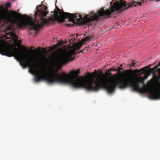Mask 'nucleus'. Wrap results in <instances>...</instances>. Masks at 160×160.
I'll list each match as a JSON object with an SVG mask.
<instances>
[{
    "label": "nucleus",
    "mask_w": 160,
    "mask_h": 160,
    "mask_svg": "<svg viewBox=\"0 0 160 160\" xmlns=\"http://www.w3.org/2000/svg\"><path fill=\"white\" fill-rule=\"evenodd\" d=\"M29 51L25 47L23 51H18L14 48V57L19 61L20 65L23 68H29V72L35 75L36 82L44 80L49 84H68L74 88H84L88 91H97L100 88H104L109 93L113 90V87L110 82L111 79L104 76H98L96 81L93 74L86 77H79L78 76L80 73L79 69L77 71H72L68 75L64 73L59 74L57 71L52 70L48 76H46L44 68L35 72V68L38 66V63L33 58L28 56V52ZM30 51H36V50Z\"/></svg>",
    "instance_id": "nucleus-1"
},
{
    "label": "nucleus",
    "mask_w": 160,
    "mask_h": 160,
    "mask_svg": "<svg viewBox=\"0 0 160 160\" xmlns=\"http://www.w3.org/2000/svg\"><path fill=\"white\" fill-rule=\"evenodd\" d=\"M56 7L57 9L51 12L52 13L51 15L53 18L49 17L47 19L44 18L48 13V11H47L48 8L45 6L40 9L36 7L34 20L28 15L22 16L16 11H11L5 18L8 21H13L19 28H21L28 25L30 30L33 29L37 31H38L45 24L52 23L54 20L62 22L67 18L69 21L73 23H74L76 20L77 21V13L73 14L61 11L57 6Z\"/></svg>",
    "instance_id": "nucleus-2"
},
{
    "label": "nucleus",
    "mask_w": 160,
    "mask_h": 160,
    "mask_svg": "<svg viewBox=\"0 0 160 160\" xmlns=\"http://www.w3.org/2000/svg\"><path fill=\"white\" fill-rule=\"evenodd\" d=\"M150 74V73L148 74H145L143 78L140 77L134 78V81L131 79V77H128L124 78H119L116 80L115 82L111 79L110 82L112 83L114 89L110 94L114 92L117 87L120 89H124L129 87L133 91L140 92H143L144 90V89L143 87L140 88L139 84L141 83L144 85V81L147 79Z\"/></svg>",
    "instance_id": "nucleus-3"
},
{
    "label": "nucleus",
    "mask_w": 160,
    "mask_h": 160,
    "mask_svg": "<svg viewBox=\"0 0 160 160\" xmlns=\"http://www.w3.org/2000/svg\"><path fill=\"white\" fill-rule=\"evenodd\" d=\"M91 39V36L89 35L83 39L82 41L73 44L72 47V49L63 51L58 55L56 58V62L59 65L62 66L74 60L75 57L72 58L71 56L77 54L76 50H78L83 43Z\"/></svg>",
    "instance_id": "nucleus-4"
},
{
    "label": "nucleus",
    "mask_w": 160,
    "mask_h": 160,
    "mask_svg": "<svg viewBox=\"0 0 160 160\" xmlns=\"http://www.w3.org/2000/svg\"><path fill=\"white\" fill-rule=\"evenodd\" d=\"M7 35H9L10 36V38H8L6 36V38L7 39L12 38L11 40L12 42H13L17 45L20 44L21 41L18 40V36L16 35L13 32H9L7 34Z\"/></svg>",
    "instance_id": "nucleus-5"
},
{
    "label": "nucleus",
    "mask_w": 160,
    "mask_h": 160,
    "mask_svg": "<svg viewBox=\"0 0 160 160\" xmlns=\"http://www.w3.org/2000/svg\"><path fill=\"white\" fill-rule=\"evenodd\" d=\"M149 97L152 99H157L160 98V91L156 92L154 91H150L149 93Z\"/></svg>",
    "instance_id": "nucleus-6"
},
{
    "label": "nucleus",
    "mask_w": 160,
    "mask_h": 160,
    "mask_svg": "<svg viewBox=\"0 0 160 160\" xmlns=\"http://www.w3.org/2000/svg\"><path fill=\"white\" fill-rule=\"evenodd\" d=\"M160 66V63L159 62L157 65L155 66L154 68H152L150 69V73H152L154 74L156 72H157L159 74H160V72L158 71L159 68H158V67Z\"/></svg>",
    "instance_id": "nucleus-7"
},
{
    "label": "nucleus",
    "mask_w": 160,
    "mask_h": 160,
    "mask_svg": "<svg viewBox=\"0 0 160 160\" xmlns=\"http://www.w3.org/2000/svg\"><path fill=\"white\" fill-rule=\"evenodd\" d=\"M141 72H145V68H142L139 70H136V73L139 74V75H141L142 73H140Z\"/></svg>",
    "instance_id": "nucleus-8"
},
{
    "label": "nucleus",
    "mask_w": 160,
    "mask_h": 160,
    "mask_svg": "<svg viewBox=\"0 0 160 160\" xmlns=\"http://www.w3.org/2000/svg\"><path fill=\"white\" fill-rule=\"evenodd\" d=\"M132 4L133 6H141V5L142 3L141 2L134 1L132 3Z\"/></svg>",
    "instance_id": "nucleus-9"
},
{
    "label": "nucleus",
    "mask_w": 160,
    "mask_h": 160,
    "mask_svg": "<svg viewBox=\"0 0 160 160\" xmlns=\"http://www.w3.org/2000/svg\"><path fill=\"white\" fill-rule=\"evenodd\" d=\"M61 45V43L59 42L57 44L53 46V49H55L58 46H60Z\"/></svg>",
    "instance_id": "nucleus-10"
},
{
    "label": "nucleus",
    "mask_w": 160,
    "mask_h": 160,
    "mask_svg": "<svg viewBox=\"0 0 160 160\" xmlns=\"http://www.w3.org/2000/svg\"><path fill=\"white\" fill-rule=\"evenodd\" d=\"M11 4L10 3V2H7L5 3V6H6V7H7V8H9V7H10L11 6Z\"/></svg>",
    "instance_id": "nucleus-11"
},
{
    "label": "nucleus",
    "mask_w": 160,
    "mask_h": 160,
    "mask_svg": "<svg viewBox=\"0 0 160 160\" xmlns=\"http://www.w3.org/2000/svg\"><path fill=\"white\" fill-rule=\"evenodd\" d=\"M132 65L133 66H135L136 65L137 62L136 61H133V60H132Z\"/></svg>",
    "instance_id": "nucleus-12"
},
{
    "label": "nucleus",
    "mask_w": 160,
    "mask_h": 160,
    "mask_svg": "<svg viewBox=\"0 0 160 160\" xmlns=\"http://www.w3.org/2000/svg\"><path fill=\"white\" fill-rule=\"evenodd\" d=\"M155 78H156V80H160V74H159V76L157 77L156 76H155Z\"/></svg>",
    "instance_id": "nucleus-13"
},
{
    "label": "nucleus",
    "mask_w": 160,
    "mask_h": 160,
    "mask_svg": "<svg viewBox=\"0 0 160 160\" xmlns=\"http://www.w3.org/2000/svg\"><path fill=\"white\" fill-rule=\"evenodd\" d=\"M121 70H122V68H119L117 69V71L118 72H119Z\"/></svg>",
    "instance_id": "nucleus-14"
},
{
    "label": "nucleus",
    "mask_w": 160,
    "mask_h": 160,
    "mask_svg": "<svg viewBox=\"0 0 160 160\" xmlns=\"http://www.w3.org/2000/svg\"><path fill=\"white\" fill-rule=\"evenodd\" d=\"M11 29V28L10 27H8L7 28L6 30H9Z\"/></svg>",
    "instance_id": "nucleus-15"
},
{
    "label": "nucleus",
    "mask_w": 160,
    "mask_h": 160,
    "mask_svg": "<svg viewBox=\"0 0 160 160\" xmlns=\"http://www.w3.org/2000/svg\"><path fill=\"white\" fill-rule=\"evenodd\" d=\"M132 63L131 62V63H130L129 64V65H128V66H129V67H131V66H132Z\"/></svg>",
    "instance_id": "nucleus-16"
},
{
    "label": "nucleus",
    "mask_w": 160,
    "mask_h": 160,
    "mask_svg": "<svg viewBox=\"0 0 160 160\" xmlns=\"http://www.w3.org/2000/svg\"><path fill=\"white\" fill-rule=\"evenodd\" d=\"M84 50V49L83 50H82L80 52H78V53H80L81 52H83Z\"/></svg>",
    "instance_id": "nucleus-17"
},
{
    "label": "nucleus",
    "mask_w": 160,
    "mask_h": 160,
    "mask_svg": "<svg viewBox=\"0 0 160 160\" xmlns=\"http://www.w3.org/2000/svg\"><path fill=\"white\" fill-rule=\"evenodd\" d=\"M67 26H71V25L70 24H67Z\"/></svg>",
    "instance_id": "nucleus-18"
},
{
    "label": "nucleus",
    "mask_w": 160,
    "mask_h": 160,
    "mask_svg": "<svg viewBox=\"0 0 160 160\" xmlns=\"http://www.w3.org/2000/svg\"><path fill=\"white\" fill-rule=\"evenodd\" d=\"M114 71H117V69L114 68Z\"/></svg>",
    "instance_id": "nucleus-19"
},
{
    "label": "nucleus",
    "mask_w": 160,
    "mask_h": 160,
    "mask_svg": "<svg viewBox=\"0 0 160 160\" xmlns=\"http://www.w3.org/2000/svg\"><path fill=\"white\" fill-rule=\"evenodd\" d=\"M141 1H142V2H146V1H144V0H141Z\"/></svg>",
    "instance_id": "nucleus-20"
},
{
    "label": "nucleus",
    "mask_w": 160,
    "mask_h": 160,
    "mask_svg": "<svg viewBox=\"0 0 160 160\" xmlns=\"http://www.w3.org/2000/svg\"><path fill=\"white\" fill-rule=\"evenodd\" d=\"M122 66V64H121V65L120 66V67H121Z\"/></svg>",
    "instance_id": "nucleus-21"
},
{
    "label": "nucleus",
    "mask_w": 160,
    "mask_h": 160,
    "mask_svg": "<svg viewBox=\"0 0 160 160\" xmlns=\"http://www.w3.org/2000/svg\"><path fill=\"white\" fill-rule=\"evenodd\" d=\"M138 1H139V0H138Z\"/></svg>",
    "instance_id": "nucleus-22"
}]
</instances>
